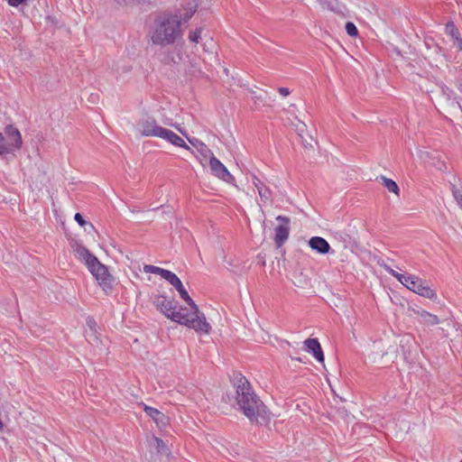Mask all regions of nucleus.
Returning <instances> with one entry per match:
<instances>
[{
  "label": "nucleus",
  "mask_w": 462,
  "mask_h": 462,
  "mask_svg": "<svg viewBox=\"0 0 462 462\" xmlns=\"http://www.w3.org/2000/svg\"><path fill=\"white\" fill-rule=\"evenodd\" d=\"M238 410L252 422L267 425L271 413L263 402L254 393L248 380L239 374L235 383Z\"/></svg>",
  "instance_id": "1"
},
{
  "label": "nucleus",
  "mask_w": 462,
  "mask_h": 462,
  "mask_svg": "<svg viewBox=\"0 0 462 462\" xmlns=\"http://www.w3.org/2000/svg\"><path fill=\"white\" fill-rule=\"evenodd\" d=\"M181 19L177 14L164 13L158 15L150 27L148 37L153 45L164 48L182 39Z\"/></svg>",
  "instance_id": "2"
},
{
  "label": "nucleus",
  "mask_w": 462,
  "mask_h": 462,
  "mask_svg": "<svg viewBox=\"0 0 462 462\" xmlns=\"http://www.w3.org/2000/svg\"><path fill=\"white\" fill-rule=\"evenodd\" d=\"M74 252L77 258L87 265L88 271L96 278L105 293L110 294L114 287L115 279L110 274L108 268L81 245H76Z\"/></svg>",
  "instance_id": "3"
},
{
  "label": "nucleus",
  "mask_w": 462,
  "mask_h": 462,
  "mask_svg": "<svg viewBox=\"0 0 462 462\" xmlns=\"http://www.w3.org/2000/svg\"><path fill=\"white\" fill-rule=\"evenodd\" d=\"M388 273L396 278L402 285L410 291L425 297L427 299L437 300L438 296L434 290L430 288L426 282L413 274H403L397 273L386 264H381Z\"/></svg>",
  "instance_id": "4"
},
{
  "label": "nucleus",
  "mask_w": 462,
  "mask_h": 462,
  "mask_svg": "<svg viewBox=\"0 0 462 462\" xmlns=\"http://www.w3.org/2000/svg\"><path fill=\"white\" fill-rule=\"evenodd\" d=\"M152 303L165 317L172 321L178 322L181 317L175 313L178 302L174 298L167 297L162 294H154L152 296Z\"/></svg>",
  "instance_id": "5"
},
{
  "label": "nucleus",
  "mask_w": 462,
  "mask_h": 462,
  "mask_svg": "<svg viewBox=\"0 0 462 462\" xmlns=\"http://www.w3.org/2000/svg\"><path fill=\"white\" fill-rule=\"evenodd\" d=\"M191 317L189 319H180L177 323L184 325L189 328H192L197 332L209 333L211 329L210 324L207 321L205 315L199 311L197 306V310H191Z\"/></svg>",
  "instance_id": "6"
},
{
  "label": "nucleus",
  "mask_w": 462,
  "mask_h": 462,
  "mask_svg": "<svg viewBox=\"0 0 462 462\" xmlns=\"http://www.w3.org/2000/svg\"><path fill=\"white\" fill-rule=\"evenodd\" d=\"M162 128L157 124L156 119L150 116L141 118L137 123L138 132L145 137H159Z\"/></svg>",
  "instance_id": "7"
},
{
  "label": "nucleus",
  "mask_w": 462,
  "mask_h": 462,
  "mask_svg": "<svg viewBox=\"0 0 462 462\" xmlns=\"http://www.w3.org/2000/svg\"><path fill=\"white\" fill-rule=\"evenodd\" d=\"M3 134L5 137L6 144L10 148L12 153L22 148L23 138L18 128L13 125H7L4 129Z\"/></svg>",
  "instance_id": "8"
},
{
  "label": "nucleus",
  "mask_w": 462,
  "mask_h": 462,
  "mask_svg": "<svg viewBox=\"0 0 462 462\" xmlns=\"http://www.w3.org/2000/svg\"><path fill=\"white\" fill-rule=\"evenodd\" d=\"M208 152L211 153L209 159V166L212 174L227 183H233L235 181L234 176L228 171L226 167L217 158L214 156V154L209 150Z\"/></svg>",
  "instance_id": "9"
},
{
  "label": "nucleus",
  "mask_w": 462,
  "mask_h": 462,
  "mask_svg": "<svg viewBox=\"0 0 462 462\" xmlns=\"http://www.w3.org/2000/svg\"><path fill=\"white\" fill-rule=\"evenodd\" d=\"M165 280L177 290L180 297L190 307L191 310H197V304L189 297L181 281L174 273L170 272Z\"/></svg>",
  "instance_id": "10"
},
{
  "label": "nucleus",
  "mask_w": 462,
  "mask_h": 462,
  "mask_svg": "<svg viewBox=\"0 0 462 462\" xmlns=\"http://www.w3.org/2000/svg\"><path fill=\"white\" fill-rule=\"evenodd\" d=\"M276 220L282 222V224L275 227L274 243L277 247H281L289 237L290 218L285 216H278Z\"/></svg>",
  "instance_id": "11"
},
{
  "label": "nucleus",
  "mask_w": 462,
  "mask_h": 462,
  "mask_svg": "<svg viewBox=\"0 0 462 462\" xmlns=\"http://www.w3.org/2000/svg\"><path fill=\"white\" fill-rule=\"evenodd\" d=\"M159 138L171 143L172 145L181 147L189 151L190 150L189 146L185 143V141L170 129L163 127Z\"/></svg>",
  "instance_id": "12"
},
{
  "label": "nucleus",
  "mask_w": 462,
  "mask_h": 462,
  "mask_svg": "<svg viewBox=\"0 0 462 462\" xmlns=\"http://www.w3.org/2000/svg\"><path fill=\"white\" fill-rule=\"evenodd\" d=\"M306 350L313 355L319 363H324V353L318 338H308L304 341Z\"/></svg>",
  "instance_id": "13"
},
{
  "label": "nucleus",
  "mask_w": 462,
  "mask_h": 462,
  "mask_svg": "<svg viewBox=\"0 0 462 462\" xmlns=\"http://www.w3.org/2000/svg\"><path fill=\"white\" fill-rule=\"evenodd\" d=\"M309 245L319 254H326L330 250V245L326 239L320 236H313L309 240Z\"/></svg>",
  "instance_id": "14"
},
{
  "label": "nucleus",
  "mask_w": 462,
  "mask_h": 462,
  "mask_svg": "<svg viewBox=\"0 0 462 462\" xmlns=\"http://www.w3.org/2000/svg\"><path fill=\"white\" fill-rule=\"evenodd\" d=\"M320 5L326 6L329 11L342 16H347V9L344 5H340L337 0H318Z\"/></svg>",
  "instance_id": "15"
},
{
  "label": "nucleus",
  "mask_w": 462,
  "mask_h": 462,
  "mask_svg": "<svg viewBox=\"0 0 462 462\" xmlns=\"http://www.w3.org/2000/svg\"><path fill=\"white\" fill-rule=\"evenodd\" d=\"M141 405L143 407L145 413L152 418L157 425H163L166 423L167 418L162 411L144 403H141Z\"/></svg>",
  "instance_id": "16"
},
{
  "label": "nucleus",
  "mask_w": 462,
  "mask_h": 462,
  "mask_svg": "<svg viewBox=\"0 0 462 462\" xmlns=\"http://www.w3.org/2000/svg\"><path fill=\"white\" fill-rule=\"evenodd\" d=\"M252 182L254 185V187L257 189L258 194L261 198V199L263 202H266L270 200L271 199V190L268 187L264 185V183L256 176H253Z\"/></svg>",
  "instance_id": "17"
},
{
  "label": "nucleus",
  "mask_w": 462,
  "mask_h": 462,
  "mask_svg": "<svg viewBox=\"0 0 462 462\" xmlns=\"http://www.w3.org/2000/svg\"><path fill=\"white\" fill-rule=\"evenodd\" d=\"M150 447L154 448L160 455L169 456L171 453L164 441L157 437H152L150 441Z\"/></svg>",
  "instance_id": "18"
},
{
  "label": "nucleus",
  "mask_w": 462,
  "mask_h": 462,
  "mask_svg": "<svg viewBox=\"0 0 462 462\" xmlns=\"http://www.w3.org/2000/svg\"><path fill=\"white\" fill-rule=\"evenodd\" d=\"M197 8H198V5H197L196 1L195 0L189 1L187 4L185 14H178V16L180 17V19H181V23H187L192 17V15L196 13Z\"/></svg>",
  "instance_id": "19"
},
{
  "label": "nucleus",
  "mask_w": 462,
  "mask_h": 462,
  "mask_svg": "<svg viewBox=\"0 0 462 462\" xmlns=\"http://www.w3.org/2000/svg\"><path fill=\"white\" fill-rule=\"evenodd\" d=\"M143 271L146 273L158 274L162 278H163L164 280L166 279V277L168 276L169 273L171 272L169 270H165V269H162L161 267H157V266H154V265H149V264L144 265Z\"/></svg>",
  "instance_id": "20"
},
{
  "label": "nucleus",
  "mask_w": 462,
  "mask_h": 462,
  "mask_svg": "<svg viewBox=\"0 0 462 462\" xmlns=\"http://www.w3.org/2000/svg\"><path fill=\"white\" fill-rule=\"evenodd\" d=\"M420 316L423 322L427 325L433 326L439 323V319L436 315H433L426 310H421L420 312Z\"/></svg>",
  "instance_id": "21"
},
{
  "label": "nucleus",
  "mask_w": 462,
  "mask_h": 462,
  "mask_svg": "<svg viewBox=\"0 0 462 462\" xmlns=\"http://www.w3.org/2000/svg\"><path fill=\"white\" fill-rule=\"evenodd\" d=\"M380 179L382 180L383 186L388 189L389 192H393L396 195H399L400 189L397 183L394 180L388 179L384 176H381Z\"/></svg>",
  "instance_id": "22"
},
{
  "label": "nucleus",
  "mask_w": 462,
  "mask_h": 462,
  "mask_svg": "<svg viewBox=\"0 0 462 462\" xmlns=\"http://www.w3.org/2000/svg\"><path fill=\"white\" fill-rule=\"evenodd\" d=\"M118 5L123 7L134 6L135 5H144L148 0H114Z\"/></svg>",
  "instance_id": "23"
},
{
  "label": "nucleus",
  "mask_w": 462,
  "mask_h": 462,
  "mask_svg": "<svg viewBox=\"0 0 462 462\" xmlns=\"http://www.w3.org/2000/svg\"><path fill=\"white\" fill-rule=\"evenodd\" d=\"M9 153H12V152L6 144L5 135L0 132V156H5Z\"/></svg>",
  "instance_id": "24"
},
{
  "label": "nucleus",
  "mask_w": 462,
  "mask_h": 462,
  "mask_svg": "<svg viewBox=\"0 0 462 462\" xmlns=\"http://www.w3.org/2000/svg\"><path fill=\"white\" fill-rule=\"evenodd\" d=\"M450 189L454 199H456L459 207L462 208V187L458 189L456 187V185L451 184Z\"/></svg>",
  "instance_id": "25"
},
{
  "label": "nucleus",
  "mask_w": 462,
  "mask_h": 462,
  "mask_svg": "<svg viewBox=\"0 0 462 462\" xmlns=\"http://www.w3.org/2000/svg\"><path fill=\"white\" fill-rule=\"evenodd\" d=\"M201 32H202L201 27L196 28L195 30H192L189 32L188 38L191 42L198 43L199 40L200 39Z\"/></svg>",
  "instance_id": "26"
},
{
  "label": "nucleus",
  "mask_w": 462,
  "mask_h": 462,
  "mask_svg": "<svg viewBox=\"0 0 462 462\" xmlns=\"http://www.w3.org/2000/svg\"><path fill=\"white\" fill-rule=\"evenodd\" d=\"M346 31L347 34L351 37H356L358 34V30L352 22H347L346 23Z\"/></svg>",
  "instance_id": "27"
},
{
  "label": "nucleus",
  "mask_w": 462,
  "mask_h": 462,
  "mask_svg": "<svg viewBox=\"0 0 462 462\" xmlns=\"http://www.w3.org/2000/svg\"><path fill=\"white\" fill-rule=\"evenodd\" d=\"M74 219L81 226H85L86 225H88L89 227L94 228V226L91 223L87 222L83 218V217H82V215L80 213H76L75 216H74Z\"/></svg>",
  "instance_id": "28"
},
{
  "label": "nucleus",
  "mask_w": 462,
  "mask_h": 462,
  "mask_svg": "<svg viewBox=\"0 0 462 462\" xmlns=\"http://www.w3.org/2000/svg\"><path fill=\"white\" fill-rule=\"evenodd\" d=\"M442 92H443L444 95L447 96V98L448 100L455 101V99H456L455 97H454L455 93H454V91L452 89H449L448 88H446L442 89Z\"/></svg>",
  "instance_id": "29"
},
{
  "label": "nucleus",
  "mask_w": 462,
  "mask_h": 462,
  "mask_svg": "<svg viewBox=\"0 0 462 462\" xmlns=\"http://www.w3.org/2000/svg\"><path fill=\"white\" fill-rule=\"evenodd\" d=\"M175 313L180 314V316L182 317L183 319H189V315L188 314L186 309L181 308L180 310H175Z\"/></svg>",
  "instance_id": "30"
},
{
  "label": "nucleus",
  "mask_w": 462,
  "mask_h": 462,
  "mask_svg": "<svg viewBox=\"0 0 462 462\" xmlns=\"http://www.w3.org/2000/svg\"><path fill=\"white\" fill-rule=\"evenodd\" d=\"M450 27V34L452 35V37L455 39L456 36H458V31L457 29L455 28L454 24L451 23L450 25H448L447 28L448 29Z\"/></svg>",
  "instance_id": "31"
},
{
  "label": "nucleus",
  "mask_w": 462,
  "mask_h": 462,
  "mask_svg": "<svg viewBox=\"0 0 462 462\" xmlns=\"http://www.w3.org/2000/svg\"><path fill=\"white\" fill-rule=\"evenodd\" d=\"M454 45L460 51H462V39L459 36H456L454 40Z\"/></svg>",
  "instance_id": "32"
},
{
  "label": "nucleus",
  "mask_w": 462,
  "mask_h": 462,
  "mask_svg": "<svg viewBox=\"0 0 462 462\" xmlns=\"http://www.w3.org/2000/svg\"><path fill=\"white\" fill-rule=\"evenodd\" d=\"M278 92H279L282 96H283V97H287V96H289V95H290V93H291V91H290V89H289V88H283V87L279 88H278Z\"/></svg>",
  "instance_id": "33"
},
{
  "label": "nucleus",
  "mask_w": 462,
  "mask_h": 462,
  "mask_svg": "<svg viewBox=\"0 0 462 462\" xmlns=\"http://www.w3.org/2000/svg\"><path fill=\"white\" fill-rule=\"evenodd\" d=\"M26 0H7L8 4L11 5V6H18L20 5L21 4H23V2H25Z\"/></svg>",
  "instance_id": "34"
},
{
  "label": "nucleus",
  "mask_w": 462,
  "mask_h": 462,
  "mask_svg": "<svg viewBox=\"0 0 462 462\" xmlns=\"http://www.w3.org/2000/svg\"><path fill=\"white\" fill-rule=\"evenodd\" d=\"M87 324L88 325V327H89L91 329H93V328H94V327L96 326V321H95V319H94L93 318L88 317V318L87 319Z\"/></svg>",
  "instance_id": "35"
},
{
  "label": "nucleus",
  "mask_w": 462,
  "mask_h": 462,
  "mask_svg": "<svg viewBox=\"0 0 462 462\" xmlns=\"http://www.w3.org/2000/svg\"><path fill=\"white\" fill-rule=\"evenodd\" d=\"M306 125L304 123H301V125L300 127H298V130L300 131V132H303V130L305 129Z\"/></svg>",
  "instance_id": "36"
},
{
  "label": "nucleus",
  "mask_w": 462,
  "mask_h": 462,
  "mask_svg": "<svg viewBox=\"0 0 462 462\" xmlns=\"http://www.w3.org/2000/svg\"><path fill=\"white\" fill-rule=\"evenodd\" d=\"M176 128L180 131V133H181L183 135L187 136L186 133H184L180 127H177Z\"/></svg>",
  "instance_id": "37"
},
{
  "label": "nucleus",
  "mask_w": 462,
  "mask_h": 462,
  "mask_svg": "<svg viewBox=\"0 0 462 462\" xmlns=\"http://www.w3.org/2000/svg\"><path fill=\"white\" fill-rule=\"evenodd\" d=\"M3 427H4V424H3L2 420H0V430L3 429Z\"/></svg>",
  "instance_id": "38"
},
{
  "label": "nucleus",
  "mask_w": 462,
  "mask_h": 462,
  "mask_svg": "<svg viewBox=\"0 0 462 462\" xmlns=\"http://www.w3.org/2000/svg\"><path fill=\"white\" fill-rule=\"evenodd\" d=\"M456 104L461 108V106L459 105L458 101H456Z\"/></svg>",
  "instance_id": "39"
},
{
  "label": "nucleus",
  "mask_w": 462,
  "mask_h": 462,
  "mask_svg": "<svg viewBox=\"0 0 462 462\" xmlns=\"http://www.w3.org/2000/svg\"><path fill=\"white\" fill-rule=\"evenodd\" d=\"M166 125H170V126H175L174 125L172 124H168V123H165Z\"/></svg>",
  "instance_id": "40"
},
{
  "label": "nucleus",
  "mask_w": 462,
  "mask_h": 462,
  "mask_svg": "<svg viewBox=\"0 0 462 462\" xmlns=\"http://www.w3.org/2000/svg\"><path fill=\"white\" fill-rule=\"evenodd\" d=\"M189 143H193V142L188 137Z\"/></svg>",
  "instance_id": "41"
},
{
  "label": "nucleus",
  "mask_w": 462,
  "mask_h": 462,
  "mask_svg": "<svg viewBox=\"0 0 462 462\" xmlns=\"http://www.w3.org/2000/svg\"><path fill=\"white\" fill-rule=\"evenodd\" d=\"M459 89H460V91L462 92V85L460 86Z\"/></svg>",
  "instance_id": "42"
},
{
  "label": "nucleus",
  "mask_w": 462,
  "mask_h": 462,
  "mask_svg": "<svg viewBox=\"0 0 462 462\" xmlns=\"http://www.w3.org/2000/svg\"><path fill=\"white\" fill-rule=\"evenodd\" d=\"M460 462H462V460Z\"/></svg>",
  "instance_id": "43"
}]
</instances>
